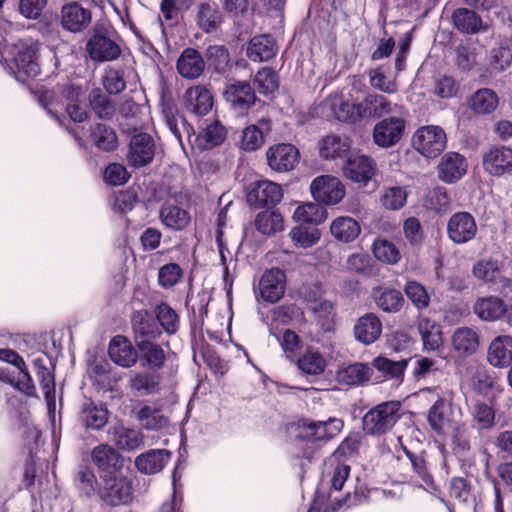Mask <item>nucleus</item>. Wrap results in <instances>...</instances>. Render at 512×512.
<instances>
[{"label":"nucleus","instance_id":"f257e3e1","mask_svg":"<svg viewBox=\"0 0 512 512\" xmlns=\"http://www.w3.org/2000/svg\"><path fill=\"white\" fill-rule=\"evenodd\" d=\"M398 108L397 104H393L385 96L373 93L366 95L357 104H351L345 101L341 94L334 93L327 97L320 106L323 117L328 119L335 118L350 123L371 118H381L397 112Z\"/></svg>","mask_w":512,"mask_h":512},{"label":"nucleus","instance_id":"f03ea898","mask_svg":"<svg viewBox=\"0 0 512 512\" xmlns=\"http://www.w3.org/2000/svg\"><path fill=\"white\" fill-rule=\"evenodd\" d=\"M437 392V400L428 411V423L432 430L439 435H445L454 426L455 421L461 416V409L453 404V390Z\"/></svg>","mask_w":512,"mask_h":512},{"label":"nucleus","instance_id":"7ed1b4c3","mask_svg":"<svg viewBox=\"0 0 512 512\" xmlns=\"http://www.w3.org/2000/svg\"><path fill=\"white\" fill-rule=\"evenodd\" d=\"M399 401H388L376 405L363 417V429L370 435H381L393 428L400 418Z\"/></svg>","mask_w":512,"mask_h":512},{"label":"nucleus","instance_id":"20e7f679","mask_svg":"<svg viewBox=\"0 0 512 512\" xmlns=\"http://www.w3.org/2000/svg\"><path fill=\"white\" fill-rule=\"evenodd\" d=\"M39 43L31 38L18 41L13 46V63L15 78L22 83L39 74V65L36 55Z\"/></svg>","mask_w":512,"mask_h":512},{"label":"nucleus","instance_id":"39448f33","mask_svg":"<svg viewBox=\"0 0 512 512\" xmlns=\"http://www.w3.org/2000/svg\"><path fill=\"white\" fill-rule=\"evenodd\" d=\"M103 482L99 495L104 502L111 506L128 505L132 502V479L123 471L111 476H104Z\"/></svg>","mask_w":512,"mask_h":512},{"label":"nucleus","instance_id":"423d86ee","mask_svg":"<svg viewBox=\"0 0 512 512\" xmlns=\"http://www.w3.org/2000/svg\"><path fill=\"white\" fill-rule=\"evenodd\" d=\"M310 193L319 204L333 206L342 201L346 194V188L338 177L324 174L311 181Z\"/></svg>","mask_w":512,"mask_h":512},{"label":"nucleus","instance_id":"0eeeda50","mask_svg":"<svg viewBox=\"0 0 512 512\" xmlns=\"http://www.w3.org/2000/svg\"><path fill=\"white\" fill-rule=\"evenodd\" d=\"M412 143L415 149L425 157L435 158L445 149L447 137L440 126L427 125L416 130Z\"/></svg>","mask_w":512,"mask_h":512},{"label":"nucleus","instance_id":"6e6552de","mask_svg":"<svg viewBox=\"0 0 512 512\" xmlns=\"http://www.w3.org/2000/svg\"><path fill=\"white\" fill-rule=\"evenodd\" d=\"M405 128L406 122L402 117L382 119L373 128V141L381 148H390L402 139Z\"/></svg>","mask_w":512,"mask_h":512},{"label":"nucleus","instance_id":"1a4fd4ad","mask_svg":"<svg viewBox=\"0 0 512 512\" xmlns=\"http://www.w3.org/2000/svg\"><path fill=\"white\" fill-rule=\"evenodd\" d=\"M478 231L475 218L468 212L454 213L447 223L448 238L455 244L462 245L472 241Z\"/></svg>","mask_w":512,"mask_h":512},{"label":"nucleus","instance_id":"9d476101","mask_svg":"<svg viewBox=\"0 0 512 512\" xmlns=\"http://www.w3.org/2000/svg\"><path fill=\"white\" fill-rule=\"evenodd\" d=\"M482 166L491 176H502L512 172V149L493 146L482 156Z\"/></svg>","mask_w":512,"mask_h":512},{"label":"nucleus","instance_id":"9b49d317","mask_svg":"<svg viewBox=\"0 0 512 512\" xmlns=\"http://www.w3.org/2000/svg\"><path fill=\"white\" fill-rule=\"evenodd\" d=\"M286 277L279 268L266 270L260 278L258 293L260 297L269 303L278 302L284 295Z\"/></svg>","mask_w":512,"mask_h":512},{"label":"nucleus","instance_id":"f8f14e48","mask_svg":"<svg viewBox=\"0 0 512 512\" xmlns=\"http://www.w3.org/2000/svg\"><path fill=\"white\" fill-rule=\"evenodd\" d=\"M131 322L136 346L142 341L144 343L156 341L162 334L158 322L146 310L134 312Z\"/></svg>","mask_w":512,"mask_h":512},{"label":"nucleus","instance_id":"ddd939ff","mask_svg":"<svg viewBox=\"0 0 512 512\" xmlns=\"http://www.w3.org/2000/svg\"><path fill=\"white\" fill-rule=\"evenodd\" d=\"M140 366L148 371L156 372L162 369L168 358L169 344H159L156 341L136 346Z\"/></svg>","mask_w":512,"mask_h":512},{"label":"nucleus","instance_id":"4468645a","mask_svg":"<svg viewBox=\"0 0 512 512\" xmlns=\"http://www.w3.org/2000/svg\"><path fill=\"white\" fill-rule=\"evenodd\" d=\"M86 51L95 62H107L117 59L121 54L119 45L109 37L95 30L86 44Z\"/></svg>","mask_w":512,"mask_h":512},{"label":"nucleus","instance_id":"2eb2a0df","mask_svg":"<svg viewBox=\"0 0 512 512\" xmlns=\"http://www.w3.org/2000/svg\"><path fill=\"white\" fill-rule=\"evenodd\" d=\"M344 176L355 182L366 184L375 174L374 161L365 155H349L343 168Z\"/></svg>","mask_w":512,"mask_h":512},{"label":"nucleus","instance_id":"dca6fc26","mask_svg":"<svg viewBox=\"0 0 512 512\" xmlns=\"http://www.w3.org/2000/svg\"><path fill=\"white\" fill-rule=\"evenodd\" d=\"M268 165L278 172L292 170L299 160V152L291 144H277L270 147L266 153Z\"/></svg>","mask_w":512,"mask_h":512},{"label":"nucleus","instance_id":"f3484780","mask_svg":"<svg viewBox=\"0 0 512 512\" xmlns=\"http://www.w3.org/2000/svg\"><path fill=\"white\" fill-rule=\"evenodd\" d=\"M91 458L97 468L111 476L123 470V457L110 445L100 444L93 448Z\"/></svg>","mask_w":512,"mask_h":512},{"label":"nucleus","instance_id":"a211bd4d","mask_svg":"<svg viewBox=\"0 0 512 512\" xmlns=\"http://www.w3.org/2000/svg\"><path fill=\"white\" fill-rule=\"evenodd\" d=\"M282 196L280 185L264 180L251 185L247 193V201L254 206L275 205L281 201Z\"/></svg>","mask_w":512,"mask_h":512},{"label":"nucleus","instance_id":"6ab92c4d","mask_svg":"<svg viewBox=\"0 0 512 512\" xmlns=\"http://www.w3.org/2000/svg\"><path fill=\"white\" fill-rule=\"evenodd\" d=\"M91 22V12L77 2L64 5L61 10L62 27L70 32L78 33L85 30Z\"/></svg>","mask_w":512,"mask_h":512},{"label":"nucleus","instance_id":"aec40b11","mask_svg":"<svg viewBox=\"0 0 512 512\" xmlns=\"http://www.w3.org/2000/svg\"><path fill=\"white\" fill-rule=\"evenodd\" d=\"M224 97L231 107L239 112L247 110L256 100L254 90L245 81L228 84L224 91Z\"/></svg>","mask_w":512,"mask_h":512},{"label":"nucleus","instance_id":"412c9836","mask_svg":"<svg viewBox=\"0 0 512 512\" xmlns=\"http://www.w3.org/2000/svg\"><path fill=\"white\" fill-rule=\"evenodd\" d=\"M154 141L147 133H139L132 137L128 154L129 162L135 167L150 163L154 157Z\"/></svg>","mask_w":512,"mask_h":512},{"label":"nucleus","instance_id":"4be33fe9","mask_svg":"<svg viewBox=\"0 0 512 512\" xmlns=\"http://www.w3.org/2000/svg\"><path fill=\"white\" fill-rule=\"evenodd\" d=\"M111 360L124 368L132 367L138 361V351L124 336H115L108 348Z\"/></svg>","mask_w":512,"mask_h":512},{"label":"nucleus","instance_id":"5701e85b","mask_svg":"<svg viewBox=\"0 0 512 512\" xmlns=\"http://www.w3.org/2000/svg\"><path fill=\"white\" fill-rule=\"evenodd\" d=\"M271 131V122L268 118H261L257 124H251L242 131L240 146L243 150L253 152L260 149L266 135Z\"/></svg>","mask_w":512,"mask_h":512},{"label":"nucleus","instance_id":"b1692460","mask_svg":"<svg viewBox=\"0 0 512 512\" xmlns=\"http://www.w3.org/2000/svg\"><path fill=\"white\" fill-rule=\"evenodd\" d=\"M487 360L493 367H508L512 362V336L494 338L488 347Z\"/></svg>","mask_w":512,"mask_h":512},{"label":"nucleus","instance_id":"393cba45","mask_svg":"<svg viewBox=\"0 0 512 512\" xmlns=\"http://www.w3.org/2000/svg\"><path fill=\"white\" fill-rule=\"evenodd\" d=\"M110 440L119 449L132 451L140 448L144 442L143 434L122 424H116L109 429Z\"/></svg>","mask_w":512,"mask_h":512},{"label":"nucleus","instance_id":"a878e982","mask_svg":"<svg viewBox=\"0 0 512 512\" xmlns=\"http://www.w3.org/2000/svg\"><path fill=\"white\" fill-rule=\"evenodd\" d=\"M465 158L458 153L446 154L438 165V176L446 183H454L466 173Z\"/></svg>","mask_w":512,"mask_h":512},{"label":"nucleus","instance_id":"bb28decb","mask_svg":"<svg viewBox=\"0 0 512 512\" xmlns=\"http://www.w3.org/2000/svg\"><path fill=\"white\" fill-rule=\"evenodd\" d=\"M418 332L421 336L423 349L428 352H437L443 348V336L440 325L435 321L420 317L417 323Z\"/></svg>","mask_w":512,"mask_h":512},{"label":"nucleus","instance_id":"cd10ccee","mask_svg":"<svg viewBox=\"0 0 512 512\" xmlns=\"http://www.w3.org/2000/svg\"><path fill=\"white\" fill-rule=\"evenodd\" d=\"M351 143L348 137L331 134L319 141V154L323 159L347 158Z\"/></svg>","mask_w":512,"mask_h":512},{"label":"nucleus","instance_id":"c85d7f7f","mask_svg":"<svg viewBox=\"0 0 512 512\" xmlns=\"http://www.w3.org/2000/svg\"><path fill=\"white\" fill-rule=\"evenodd\" d=\"M343 428L342 420L329 418L327 421H315L305 424L304 437L313 441L329 440L340 433Z\"/></svg>","mask_w":512,"mask_h":512},{"label":"nucleus","instance_id":"c756f323","mask_svg":"<svg viewBox=\"0 0 512 512\" xmlns=\"http://www.w3.org/2000/svg\"><path fill=\"white\" fill-rule=\"evenodd\" d=\"M184 99L187 108L198 116L206 115L213 107L212 93L201 85L187 89Z\"/></svg>","mask_w":512,"mask_h":512},{"label":"nucleus","instance_id":"7c9ffc66","mask_svg":"<svg viewBox=\"0 0 512 512\" xmlns=\"http://www.w3.org/2000/svg\"><path fill=\"white\" fill-rule=\"evenodd\" d=\"M278 47L275 39L267 34L253 37L247 48V56L254 62L268 61L275 57Z\"/></svg>","mask_w":512,"mask_h":512},{"label":"nucleus","instance_id":"2f4dec72","mask_svg":"<svg viewBox=\"0 0 512 512\" xmlns=\"http://www.w3.org/2000/svg\"><path fill=\"white\" fill-rule=\"evenodd\" d=\"M373 369L365 363L356 362L337 372V381L341 385L359 386L370 381Z\"/></svg>","mask_w":512,"mask_h":512},{"label":"nucleus","instance_id":"473e14b6","mask_svg":"<svg viewBox=\"0 0 512 512\" xmlns=\"http://www.w3.org/2000/svg\"><path fill=\"white\" fill-rule=\"evenodd\" d=\"M452 347L460 356L474 354L480 344L478 333L471 327H459L452 334Z\"/></svg>","mask_w":512,"mask_h":512},{"label":"nucleus","instance_id":"72a5a7b5","mask_svg":"<svg viewBox=\"0 0 512 512\" xmlns=\"http://www.w3.org/2000/svg\"><path fill=\"white\" fill-rule=\"evenodd\" d=\"M176 66L182 77L195 79L202 74L205 63L198 51L193 48H186L181 53Z\"/></svg>","mask_w":512,"mask_h":512},{"label":"nucleus","instance_id":"f704fd0d","mask_svg":"<svg viewBox=\"0 0 512 512\" xmlns=\"http://www.w3.org/2000/svg\"><path fill=\"white\" fill-rule=\"evenodd\" d=\"M382 323L373 313H367L359 318L354 327V334L358 341L368 345L375 342L381 335Z\"/></svg>","mask_w":512,"mask_h":512},{"label":"nucleus","instance_id":"c9c22d12","mask_svg":"<svg viewBox=\"0 0 512 512\" xmlns=\"http://www.w3.org/2000/svg\"><path fill=\"white\" fill-rule=\"evenodd\" d=\"M170 459V452L164 449H152L135 459L137 469L144 474L160 472Z\"/></svg>","mask_w":512,"mask_h":512},{"label":"nucleus","instance_id":"e433bc0d","mask_svg":"<svg viewBox=\"0 0 512 512\" xmlns=\"http://www.w3.org/2000/svg\"><path fill=\"white\" fill-rule=\"evenodd\" d=\"M79 420L87 429L100 430L108 421V410L102 404L85 402L82 406Z\"/></svg>","mask_w":512,"mask_h":512},{"label":"nucleus","instance_id":"4c0bfd02","mask_svg":"<svg viewBox=\"0 0 512 512\" xmlns=\"http://www.w3.org/2000/svg\"><path fill=\"white\" fill-rule=\"evenodd\" d=\"M474 313L484 321H496L503 317L504 302L496 296L479 298L474 304Z\"/></svg>","mask_w":512,"mask_h":512},{"label":"nucleus","instance_id":"58836bf2","mask_svg":"<svg viewBox=\"0 0 512 512\" xmlns=\"http://www.w3.org/2000/svg\"><path fill=\"white\" fill-rule=\"evenodd\" d=\"M330 232L338 241L349 243L359 236L361 227L352 217L340 216L332 221Z\"/></svg>","mask_w":512,"mask_h":512},{"label":"nucleus","instance_id":"ea45409f","mask_svg":"<svg viewBox=\"0 0 512 512\" xmlns=\"http://www.w3.org/2000/svg\"><path fill=\"white\" fill-rule=\"evenodd\" d=\"M498 104V95L489 88L477 90L469 100L471 110L477 115L491 114L496 110Z\"/></svg>","mask_w":512,"mask_h":512},{"label":"nucleus","instance_id":"a19ab883","mask_svg":"<svg viewBox=\"0 0 512 512\" xmlns=\"http://www.w3.org/2000/svg\"><path fill=\"white\" fill-rule=\"evenodd\" d=\"M160 219L167 228L174 230H183L190 223V215L187 210L169 203L162 206Z\"/></svg>","mask_w":512,"mask_h":512},{"label":"nucleus","instance_id":"79ce46f5","mask_svg":"<svg viewBox=\"0 0 512 512\" xmlns=\"http://www.w3.org/2000/svg\"><path fill=\"white\" fill-rule=\"evenodd\" d=\"M453 23L459 31L467 34H476L481 29H487L483 27L480 17L474 11L467 8H459L454 11Z\"/></svg>","mask_w":512,"mask_h":512},{"label":"nucleus","instance_id":"37998d69","mask_svg":"<svg viewBox=\"0 0 512 512\" xmlns=\"http://www.w3.org/2000/svg\"><path fill=\"white\" fill-rule=\"evenodd\" d=\"M327 218L326 209L318 202H307L299 205L294 213L293 219L296 222L319 225Z\"/></svg>","mask_w":512,"mask_h":512},{"label":"nucleus","instance_id":"c03bdc74","mask_svg":"<svg viewBox=\"0 0 512 512\" xmlns=\"http://www.w3.org/2000/svg\"><path fill=\"white\" fill-rule=\"evenodd\" d=\"M469 413L472 418L473 427L479 431L489 430L495 424V410L485 402H475L471 406Z\"/></svg>","mask_w":512,"mask_h":512},{"label":"nucleus","instance_id":"a18cd8bd","mask_svg":"<svg viewBox=\"0 0 512 512\" xmlns=\"http://www.w3.org/2000/svg\"><path fill=\"white\" fill-rule=\"evenodd\" d=\"M378 308L387 313H397L404 304L402 293L396 289H378L374 292Z\"/></svg>","mask_w":512,"mask_h":512},{"label":"nucleus","instance_id":"49530a36","mask_svg":"<svg viewBox=\"0 0 512 512\" xmlns=\"http://www.w3.org/2000/svg\"><path fill=\"white\" fill-rule=\"evenodd\" d=\"M255 227L263 235H274L283 229V217L276 211H262L256 216Z\"/></svg>","mask_w":512,"mask_h":512},{"label":"nucleus","instance_id":"de8ad7c7","mask_svg":"<svg viewBox=\"0 0 512 512\" xmlns=\"http://www.w3.org/2000/svg\"><path fill=\"white\" fill-rule=\"evenodd\" d=\"M372 252L374 257L384 264L395 265L401 260V253L396 245L383 238L373 242Z\"/></svg>","mask_w":512,"mask_h":512},{"label":"nucleus","instance_id":"09e8293b","mask_svg":"<svg viewBox=\"0 0 512 512\" xmlns=\"http://www.w3.org/2000/svg\"><path fill=\"white\" fill-rule=\"evenodd\" d=\"M199 26L206 32L214 31L222 21L221 12L214 3H203L197 15Z\"/></svg>","mask_w":512,"mask_h":512},{"label":"nucleus","instance_id":"8fccbe9b","mask_svg":"<svg viewBox=\"0 0 512 512\" xmlns=\"http://www.w3.org/2000/svg\"><path fill=\"white\" fill-rule=\"evenodd\" d=\"M297 365L305 374L319 375L325 370L326 360L321 353L308 350L298 358Z\"/></svg>","mask_w":512,"mask_h":512},{"label":"nucleus","instance_id":"3c124183","mask_svg":"<svg viewBox=\"0 0 512 512\" xmlns=\"http://www.w3.org/2000/svg\"><path fill=\"white\" fill-rule=\"evenodd\" d=\"M407 360L392 361L386 357H377L372 366L383 374L385 378L401 380L407 367Z\"/></svg>","mask_w":512,"mask_h":512},{"label":"nucleus","instance_id":"603ef678","mask_svg":"<svg viewBox=\"0 0 512 512\" xmlns=\"http://www.w3.org/2000/svg\"><path fill=\"white\" fill-rule=\"evenodd\" d=\"M4 377L7 382H9L11 385H13L26 395L32 396L35 394V385L27 371L25 363L23 368L18 367V369L11 371L7 369V373L5 374Z\"/></svg>","mask_w":512,"mask_h":512},{"label":"nucleus","instance_id":"864d4df0","mask_svg":"<svg viewBox=\"0 0 512 512\" xmlns=\"http://www.w3.org/2000/svg\"><path fill=\"white\" fill-rule=\"evenodd\" d=\"M404 292L417 310H424L429 306L431 296L426 288L419 282L414 280L407 281L404 286Z\"/></svg>","mask_w":512,"mask_h":512},{"label":"nucleus","instance_id":"5fc2aeb1","mask_svg":"<svg viewBox=\"0 0 512 512\" xmlns=\"http://www.w3.org/2000/svg\"><path fill=\"white\" fill-rule=\"evenodd\" d=\"M91 138L99 149L105 151L113 150L117 146L116 133L106 124H96L92 129Z\"/></svg>","mask_w":512,"mask_h":512},{"label":"nucleus","instance_id":"6e6d98bb","mask_svg":"<svg viewBox=\"0 0 512 512\" xmlns=\"http://www.w3.org/2000/svg\"><path fill=\"white\" fill-rule=\"evenodd\" d=\"M129 386L139 395H149L159 390V380L150 373H137L129 380Z\"/></svg>","mask_w":512,"mask_h":512},{"label":"nucleus","instance_id":"4d7b16f0","mask_svg":"<svg viewBox=\"0 0 512 512\" xmlns=\"http://www.w3.org/2000/svg\"><path fill=\"white\" fill-rule=\"evenodd\" d=\"M137 418L147 430H160L168 424L167 418L163 416L161 411L151 406L142 407L137 414Z\"/></svg>","mask_w":512,"mask_h":512},{"label":"nucleus","instance_id":"13d9d810","mask_svg":"<svg viewBox=\"0 0 512 512\" xmlns=\"http://www.w3.org/2000/svg\"><path fill=\"white\" fill-rule=\"evenodd\" d=\"M89 101L92 109L100 118H111L114 115V103L102 92L101 89H93L90 92Z\"/></svg>","mask_w":512,"mask_h":512},{"label":"nucleus","instance_id":"bf43d9fd","mask_svg":"<svg viewBox=\"0 0 512 512\" xmlns=\"http://www.w3.org/2000/svg\"><path fill=\"white\" fill-rule=\"evenodd\" d=\"M254 85L259 93L272 95L278 89V77L273 69L264 67L256 73Z\"/></svg>","mask_w":512,"mask_h":512},{"label":"nucleus","instance_id":"052dcab7","mask_svg":"<svg viewBox=\"0 0 512 512\" xmlns=\"http://www.w3.org/2000/svg\"><path fill=\"white\" fill-rule=\"evenodd\" d=\"M81 92L78 87L67 86L63 89V93L71 98V102L66 105V112L70 119L74 122L83 123L88 118L85 107L77 103V98Z\"/></svg>","mask_w":512,"mask_h":512},{"label":"nucleus","instance_id":"680f3d73","mask_svg":"<svg viewBox=\"0 0 512 512\" xmlns=\"http://www.w3.org/2000/svg\"><path fill=\"white\" fill-rule=\"evenodd\" d=\"M291 240L301 248H309L315 245L321 237L317 228L295 227L290 231Z\"/></svg>","mask_w":512,"mask_h":512},{"label":"nucleus","instance_id":"e2e57ef3","mask_svg":"<svg viewBox=\"0 0 512 512\" xmlns=\"http://www.w3.org/2000/svg\"><path fill=\"white\" fill-rule=\"evenodd\" d=\"M157 322L168 334H174L179 327V318L176 312L167 304L161 303L155 309Z\"/></svg>","mask_w":512,"mask_h":512},{"label":"nucleus","instance_id":"0e129e2a","mask_svg":"<svg viewBox=\"0 0 512 512\" xmlns=\"http://www.w3.org/2000/svg\"><path fill=\"white\" fill-rule=\"evenodd\" d=\"M407 200V193L404 188L393 186L385 188L381 195L382 205L390 210H398L404 206Z\"/></svg>","mask_w":512,"mask_h":512},{"label":"nucleus","instance_id":"69168bd1","mask_svg":"<svg viewBox=\"0 0 512 512\" xmlns=\"http://www.w3.org/2000/svg\"><path fill=\"white\" fill-rule=\"evenodd\" d=\"M472 273L478 280L493 282L499 276L500 269L496 261L481 260L473 266Z\"/></svg>","mask_w":512,"mask_h":512},{"label":"nucleus","instance_id":"338daca9","mask_svg":"<svg viewBox=\"0 0 512 512\" xmlns=\"http://www.w3.org/2000/svg\"><path fill=\"white\" fill-rule=\"evenodd\" d=\"M103 85L109 94L122 92L126 88L123 71L108 67L103 77Z\"/></svg>","mask_w":512,"mask_h":512},{"label":"nucleus","instance_id":"774afa93","mask_svg":"<svg viewBox=\"0 0 512 512\" xmlns=\"http://www.w3.org/2000/svg\"><path fill=\"white\" fill-rule=\"evenodd\" d=\"M183 275L181 267L176 263L162 266L158 273V282L164 288L176 285Z\"/></svg>","mask_w":512,"mask_h":512}]
</instances>
